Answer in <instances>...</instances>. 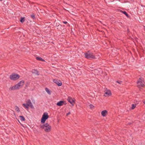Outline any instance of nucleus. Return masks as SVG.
Instances as JSON below:
<instances>
[{
  "label": "nucleus",
  "mask_w": 145,
  "mask_h": 145,
  "mask_svg": "<svg viewBox=\"0 0 145 145\" xmlns=\"http://www.w3.org/2000/svg\"><path fill=\"white\" fill-rule=\"evenodd\" d=\"M21 88V87L20 86V85L17 84L15 86L11 87L10 89L11 90H15L19 89Z\"/></svg>",
  "instance_id": "nucleus-6"
},
{
  "label": "nucleus",
  "mask_w": 145,
  "mask_h": 145,
  "mask_svg": "<svg viewBox=\"0 0 145 145\" xmlns=\"http://www.w3.org/2000/svg\"><path fill=\"white\" fill-rule=\"evenodd\" d=\"M136 104H133L132 105V107L131 109H134L136 107Z\"/></svg>",
  "instance_id": "nucleus-23"
},
{
  "label": "nucleus",
  "mask_w": 145,
  "mask_h": 145,
  "mask_svg": "<svg viewBox=\"0 0 145 145\" xmlns=\"http://www.w3.org/2000/svg\"><path fill=\"white\" fill-rule=\"evenodd\" d=\"M85 57L88 59H95L96 58L95 57L93 54V53H85L84 54Z\"/></svg>",
  "instance_id": "nucleus-4"
},
{
  "label": "nucleus",
  "mask_w": 145,
  "mask_h": 145,
  "mask_svg": "<svg viewBox=\"0 0 145 145\" xmlns=\"http://www.w3.org/2000/svg\"><path fill=\"white\" fill-rule=\"evenodd\" d=\"M63 23L65 24H67L68 23L66 21H63Z\"/></svg>",
  "instance_id": "nucleus-26"
},
{
  "label": "nucleus",
  "mask_w": 145,
  "mask_h": 145,
  "mask_svg": "<svg viewBox=\"0 0 145 145\" xmlns=\"http://www.w3.org/2000/svg\"><path fill=\"white\" fill-rule=\"evenodd\" d=\"M111 95V93L110 91L109 90H107L105 91V97L109 96Z\"/></svg>",
  "instance_id": "nucleus-11"
},
{
  "label": "nucleus",
  "mask_w": 145,
  "mask_h": 145,
  "mask_svg": "<svg viewBox=\"0 0 145 145\" xmlns=\"http://www.w3.org/2000/svg\"><path fill=\"white\" fill-rule=\"evenodd\" d=\"M67 104V103L65 102V101H59L56 104V105L59 106H61L63 105H65Z\"/></svg>",
  "instance_id": "nucleus-8"
},
{
  "label": "nucleus",
  "mask_w": 145,
  "mask_h": 145,
  "mask_svg": "<svg viewBox=\"0 0 145 145\" xmlns=\"http://www.w3.org/2000/svg\"><path fill=\"white\" fill-rule=\"evenodd\" d=\"M31 18H32L33 19H35V15L34 14H32L31 15Z\"/></svg>",
  "instance_id": "nucleus-22"
},
{
  "label": "nucleus",
  "mask_w": 145,
  "mask_h": 145,
  "mask_svg": "<svg viewBox=\"0 0 145 145\" xmlns=\"http://www.w3.org/2000/svg\"><path fill=\"white\" fill-rule=\"evenodd\" d=\"M15 107H16L15 108L16 110L18 112H20L19 108L17 106H16Z\"/></svg>",
  "instance_id": "nucleus-20"
},
{
  "label": "nucleus",
  "mask_w": 145,
  "mask_h": 145,
  "mask_svg": "<svg viewBox=\"0 0 145 145\" xmlns=\"http://www.w3.org/2000/svg\"><path fill=\"white\" fill-rule=\"evenodd\" d=\"M90 106L91 108H92L93 107H94V106L92 105H90Z\"/></svg>",
  "instance_id": "nucleus-27"
},
{
  "label": "nucleus",
  "mask_w": 145,
  "mask_h": 145,
  "mask_svg": "<svg viewBox=\"0 0 145 145\" xmlns=\"http://www.w3.org/2000/svg\"><path fill=\"white\" fill-rule=\"evenodd\" d=\"M20 76L16 74H12L10 76V79L12 80H16L20 78Z\"/></svg>",
  "instance_id": "nucleus-5"
},
{
  "label": "nucleus",
  "mask_w": 145,
  "mask_h": 145,
  "mask_svg": "<svg viewBox=\"0 0 145 145\" xmlns=\"http://www.w3.org/2000/svg\"><path fill=\"white\" fill-rule=\"evenodd\" d=\"M36 59L38 61H45L41 57H36Z\"/></svg>",
  "instance_id": "nucleus-16"
},
{
  "label": "nucleus",
  "mask_w": 145,
  "mask_h": 145,
  "mask_svg": "<svg viewBox=\"0 0 145 145\" xmlns=\"http://www.w3.org/2000/svg\"><path fill=\"white\" fill-rule=\"evenodd\" d=\"M31 72L37 75H38L39 74L38 71L35 69H32Z\"/></svg>",
  "instance_id": "nucleus-13"
},
{
  "label": "nucleus",
  "mask_w": 145,
  "mask_h": 145,
  "mask_svg": "<svg viewBox=\"0 0 145 145\" xmlns=\"http://www.w3.org/2000/svg\"><path fill=\"white\" fill-rule=\"evenodd\" d=\"M107 114V112L106 110H104L102 111L101 114L102 116H105Z\"/></svg>",
  "instance_id": "nucleus-12"
},
{
  "label": "nucleus",
  "mask_w": 145,
  "mask_h": 145,
  "mask_svg": "<svg viewBox=\"0 0 145 145\" xmlns=\"http://www.w3.org/2000/svg\"><path fill=\"white\" fill-rule=\"evenodd\" d=\"M53 81L58 86H60L62 85V83L59 80L55 79L53 80Z\"/></svg>",
  "instance_id": "nucleus-9"
},
{
  "label": "nucleus",
  "mask_w": 145,
  "mask_h": 145,
  "mask_svg": "<svg viewBox=\"0 0 145 145\" xmlns=\"http://www.w3.org/2000/svg\"><path fill=\"white\" fill-rule=\"evenodd\" d=\"M67 101L72 106L74 105V103L75 102V100L73 99L72 97H69L67 99Z\"/></svg>",
  "instance_id": "nucleus-7"
},
{
  "label": "nucleus",
  "mask_w": 145,
  "mask_h": 145,
  "mask_svg": "<svg viewBox=\"0 0 145 145\" xmlns=\"http://www.w3.org/2000/svg\"><path fill=\"white\" fill-rule=\"evenodd\" d=\"M26 103L29 105V106L31 108H33L34 106L32 104V103L30 99H29L26 101Z\"/></svg>",
  "instance_id": "nucleus-10"
},
{
  "label": "nucleus",
  "mask_w": 145,
  "mask_h": 145,
  "mask_svg": "<svg viewBox=\"0 0 145 145\" xmlns=\"http://www.w3.org/2000/svg\"><path fill=\"white\" fill-rule=\"evenodd\" d=\"M40 127L44 130V131L46 132H49L51 130V126L47 123H46L45 124L41 125Z\"/></svg>",
  "instance_id": "nucleus-1"
},
{
  "label": "nucleus",
  "mask_w": 145,
  "mask_h": 145,
  "mask_svg": "<svg viewBox=\"0 0 145 145\" xmlns=\"http://www.w3.org/2000/svg\"><path fill=\"white\" fill-rule=\"evenodd\" d=\"M24 80H22L20 81L18 84V85H20L21 87H22L24 85Z\"/></svg>",
  "instance_id": "nucleus-14"
},
{
  "label": "nucleus",
  "mask_w": 145,
  "mask_h": 145,
  "mask_svg": "<svg viewBox=\"0 0 145 145\" xmlns=\"http://www.w3.org/2000/svg\"><path fill=\"white\" fill-rule=\"evenodd\" d=\"M120 12H122V13H123L124 14H125L127 17H128V18L129 17V16L128 14L125 11H122V10H121Z\"/></svg>",
  "instance_id": "nucleus-15"
},
{
  "label": "nucleus",
  "mask_w": 145,
  "mask_h": 145,
  "mask_svg": "<svg viewBox=\"0 0 145 145\" xmlns=\"http://www.w3.org/2000/svg\"><path fill=\"white\" fill-rule=\"evenodd\" d=\"M20 21L22 23H23L25 21L24 18V17L21 18Z\"/></svg>",
  "instance_id": "nucleus-21"
},
{
  "label": "nucleus",
  "mask_w": 145,
  "mask_h": 145,
  "mask_svg": "<svg viewBox=\"0 0 145 145\" xmlns=\"http://www.w3.org/2000/svg\"><path fill=\"white\" fill-rule=\"evenodd\" d=\"M45 90L48 94L50 95L51 94L50 91L48 88H45Z\"/></svg>",
  "instance_id": "nucleus-17"
},
{
  "label": "nucleus",
  "mask_w": 145,
  "mask_h": 145,
  "mask_svg": "<svg viewBox=\"0 0 145 145\" xmlns=\"http://www.w3.org/2000/svg\"><path fill=\"white\" fill-rule=\"evenodd\" d=\"M20 120L22 121H25V119L24 117L22 116H19Z\"/></svg>",
  "instance_id": "nucleus-19"
},
{
  "label": "nucleus",
  "mask_w": 145,
  "mask_h": 145,
  "mask_svg": "<svg viewBox=\"0 0 145 145\" xmlns=\"http://www.w3.org/2000/svg\"><path fill=\"white\" fill-rule=\"evenodd\" d=\"M143 103L145 104V100L143 101Z\"/></svg>",
  "instance_id": "nucleus-29"
},
{
  "label": "nucleus",
  "mask_w": 145,
  "mask_h": 145,
  "mask_svg": "<svg viewBox=\"0 0 145 145\" xmlns=\"http://www.w3.org/2000/svg\"><path fill=\"white\" fill-rule=\"evenodd\" d=\"M70 114V112H69L68 113H67V114H66V115L67 116H68V115H69V114Z\"/></svg>",
  "instance_id": "nucleus-28"
},
{
  "label": "nucleus",
  "mask_w": 145,
  "mask_h": 145,
  "mask_svg": "<svg viewBox=\"0 0 145 145\" xmlns=\"http://www.w3.org/2000/svg\"><path fill=\"white\" fill-rule=\"evenodd\" d=\"M22 105L26 108L28 109L29 108V105L26 103H23L22 104Z\"/></svg>",
  "instance_id": "nucleus-18"
},
{
  "label": "nucleus",
  "mask_w": 145,
  "mask_h": 145,
  "mask_svg": "<svg viewBox=\"0 0 145 145\" xmlns=\"http://www.w3.org/2000/svg\"><path fill=\"white\" fill-rule=\"evenodd\" d=\"M48 116L47 112L44 113L42 115L41 119V122L42 123H44L46 120L48 118Z\"/></svg>",
  "instance_id": "nucleus-3"
},
{
  "label": "nucleus",
  "mask_w": 145,
  "mask_h": 145,
  "mask_svg": "<svg viewBox=\"0 0 145 145\" xmlns=\"http://www.w3.org/2000/svg\"><path fill=\"white\" fill-rule=\"evenodd\" d=\"M3 0H0V1H2Z\"/></svg>",
  "instance_id": "nucleus-30"
},
{
  "label": "nucleus",
  "mask_w": 145,
  "mask_h": 145,
  "mask_svg": "<svg viewBox=\"0 0 145 145\" xmlns=\"http://www.w3.org/2000/svg\"><path fill=\"white\" fill-rule=\"evenodd\" d=\"M116 82L118 83L119 84H122V82L121 81L118 80L116 81Z\"/></svg>",
  "instance_id": "nucleus-24"
},
{
  "label": "nucleus",
  "mask_w": 145,
  "mask_h": 145,
  "mask_svg": "<svg viewBox=\"0 0 145 145\" xmlns=\"http://www.w3.org/2000/svg\"><path fill=\"white\" fill-rule=\"evenodd\" d=\"M130 33V31L129 29L128 28L127 30V33L128 34Z\"/></svg>",
  "instance_id": "nucleus-25"
},
{
  "label": "nucleus",
  "mask_w": 145,
  "mask_h": 145,
  "mask_svg": "<svg viewBox=\"0 0 145 145\" xmlns=\"http://www.w3.org/2000/svg\"><path fill=\"white\" fill-rule=\"evenodd\" d=\"M137 86L139 88L144 87L145 86L144 79L141 77L139 78L137 82Z\"/></svg>",
  "instance_id": "nucleus-2"
}]
</instances>
